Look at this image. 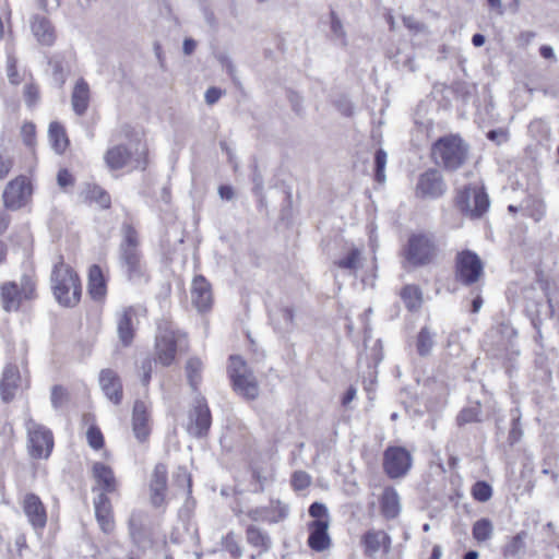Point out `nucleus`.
<instances>
[{"label":"nucleus","instance_id":"f257e3e1","mask_svg":"<svg viewBox=\"0 0 559 559\" xmlns=\"http://www.w3.org/2000/svg\"><path fill=\"white\" fill-rule=\"evenodd\" d=\"M140 240L136 230L131 225L122 226V240L119 246V265L133 284L147 283L146 264L139 249Z\"/></svg>","mask_w":559,"mask_h":559},{"label":"nucleus","instance_id":"f03ea898","mask_svg":"<svg viewBox=\"0 0 559 559\" xmlns=\"http://www.w3.org/2000/svg\"><path fill=\"white\" fill-rule=\"evenodd\" d=\"M50 282L53 296L59 305L74 307L80 302L82 294L80 278L62 259L53 265Z\"/></svg>","mask_w":559,"mask_h":559},{"label":"nucleus","instance_id":"7ed1b4c3","mask_svg":"<svg viewBox=\"0 0 559 559\" xmlns=\"http://www.w3.org/2000/svg\"><path fill=\"white\" fill-rule=\"evenodd\" d=\"M467 156L468 145L455 134L440 138L431 147V157L435 163L450 171L459 169L466 162Z\"/></svg>","mask_w":559,"mask_h":559},{"label":"nucleus","instance_id":"20e7f679","mask_svg":"<svg viewBox=\"0 0 559 559\" xmlns=\"http://www.w3.org/2000/svg\"><path fill=\"white\" fill-rule=\"evenodd\" d=\"M186 345V335L173 322L160 321L155 337L156 360L163 366H170L179 349Z\"/></svg>","mask_w":559,"mask_h":559},{"label":"nucleus","instance_id":"39448f33","mask_svg":"<svg viewBox=\"0 0 559 559\" xmlns=\"http://www.w3.org/2000/svg\"><path fill=\"white\" fill-rule=\"evenodd\" d=\"M229 377L234 390L247 400H255L259 396V384L246 361L240 356H231L228 367Z\"/></svg>","mask_w":559,"mask_h":559},{"label":"nucleus","instance_id":"423d86ee","mask_svg":"<svg viewBox=\"0 0 559 559\" xmlns=\"http://www.w3.org/2000/svg\"><path fill=\"white\" fill-rule=\"evenodd\" d=\"M24 427L27 433V450L33 459H47L53 448L51 431L26 415Z\"/></svg>","mask_w":559,"mask_h":559},{"label":"nucleus","instance_id":"0eeeda50","mask_svg":"<svg viewBox=\"0 0 559 559\" xmlns=\"http://www.w3.org/2000/svg\"><path fill=\"white\" fill-rule=\"evenodd\" d=\"M437 253L438 248L433 237L426 234L412 235L404 249V257L413 266H423L431 263Z\"/></svg>","mask_w":559,"mask_h":559},{"label":"nucleus","instance_id":"6e6552de","mask_svg":"<svg viewBox=\"0 0 559 559\" xmlns=\"http://www.w3.org/2000/svg\"><path fill=\"white\" fill-rule=\"evenodd\" d=\"M130 147L124 145H115L109 147L105 155L104 160L107 167L111 170H117L126 167L129 162L134 158L139 164L146 154V146L141 142L136 135L134 140H130Z\"/></svg>","mask_w":559,"mask_h":559},{"label":"nucleus","instance_id":"1a4fd4ad","mask_svg":"<svg viewBox=\"0 0 559 559\" xmlns=\"http://www.w3.org/2000/svg\"><path fill=\"white\" fill-rule=\"evenodd\" d=\"M35 284L33 280L24 275L20 283L7 282L1 286V305L4 311H17L22 300L33 298Z\"/></svg>","mask_w":559,"mask_h":559},{"label":"nucleus","instance_id":"9d476101","mask_svg":"<svg viewBox=\"0 0 559 559\" xmlns=\"http://www.w3.org/2000/svg\"><path fill=\"white\" fill-rule=\"evenodd\" d=\"M456 202L461 211L473 218L483 216L490 206L488 194L478 186L465 187L459 193Z\"/></svg>","mask_w":559,"mask_h":559},{"label":"nucleus","instance_id":"9b49d317","mask_svg":"<svg viewBox=\"0 0 559 559\" xmlns=\"http://www.w3.org/2000/svg\"><path fill=\"white\" fill-rule=\"evenodd\" d=\"M484 274V264L480 258L471 250L459 252L455 258V280L471 286L478 282Z\"/></svg>","mask_w":559,"mask_h":559},{"label":"nucleus","instance_id":"f8f14e48","mask_svg":"<svg viewBox=\"0 0 559 559\" xmlns=\"http://www.w3.org/2000/svg\"><path fill=\"white\" fill-rule=\"evenodd\" d=\"M32 194L31 180L26 176H17L7 183L2 193L3 204L8 210L17 211L29 203Z\"/></svg>","mask_w":559,"mask_h":559},{"label":"nucleus","instance_id":"ddd939ff","mask_svg":"<svg viewBox=\"0 0 559 559\" xmlns=\"http://www.w3.org/2000/svg\"><path fill=\"white\" fill-rule=\"evenodd\" d=\"M412 464V454L405 448L389 447L383 453V469L392 479L405 476Z\"/></svg>","mask_w":559,"mask_h":559},{"label":"nucleus","instance_id":"4468645a","mask_svg":"<svg viewBox=\"0 0 559 559\" xmlns=\"http://www.w3.org/2000/svg\"><path fill=\"white\" fill-rule=\"evenodd\" d=\"M188 418L187 431L189 435L201 438L207 433L212 424V416L204 397L197 396L194 399Z\"/></svg>","mask_w":559,"mask_h":559},{"label":"nucleus","instance_id":"2eb2a0df","mask_svg":"<svg viewBox=\"0 0 559 559\" xmlns=\"http://www.w3.org/2000/svg\"><path fill=\"white\" fill-rule=\"evenodd\" d=\"M445 190L442 175L436 169H429L418 177L415 194L421 199H437L443 195Z\"/></svg>","mask_w":559,"mask_h":559},{"label":"nucleus","instance_id":"dca6fc26","mask_svg":"<svg viewBox=\"0 0 559 559\" xmlns=\"http://www.w3.org/2000/svg\"><path fill=\"white\" fill-rule=\"evenodd\" d=\"M22 509L37 535H41L47 524V511L38 496L35 493H26L22 501Z\"/></svg>","mask_w":559,"mask_h":559},{"label":"nucleus","instance_id":"f3484780","mask_svg":"<svg viewBox=\"0 0 559 559\" xmlns=\"http://www.w3.org/2000/svg\"><path fill=\"white\" fill-rule=\"evenodd\" d=\"M364 547V555L368 558H374L383 549L388 554L391 549V537L381 530H368L360 540Z\"/></svg>","mask_w":559,"mask_h":559},{"label":"nucleus","instance_id":"a211bd4d","mask_svg":"<svg viewBox=\"0 0 559 559\" xmlns=\"http://www.w3.org/2000/svg\"><path fill=\"white\" fill-rule=\"evenodd\" d=\"M117 334L123 346L131 345L136 324V312L132 307L123 308L116 314Z\"/></svg>","mask_w":559,"mask_h":559},{"label":"nucleus","instance_id":"6ab92c4d","mask_svg":"<svg viewBox=\"0 0 559 559\" xmlns=\"http://www.w3.org/2000/svg\"><path fill=\"white\" fill-rule=\"evenodd\" d=\"M329 525L328 519L314 520L309 523L308 546L312 550L321 552L330 548L331 537L328 532Z\"/></svg>","mask_w":559,"mask_h":559},{"label":"nucleus","instance_id":"aec40b11","mask_svg":"<svg viewBox=\"0 0 559 559\" xmlns=\"http://www.w3.org/2000/svg\"><path fill=\"white\" fill-rule=\"evenodd\" d=\"M23 388V379L16 366L8 365L3 369L0 381V394L4 402H10L19 389Z\"/></svg>","mask_w":559,"mask_h":559},{"label":"nucleus","instance_id":"412c9836","mask_svg":"<svg viewBox=\"0 0 559 559\" xmlns=\"http://www.w3.org/2000/svg\"><path fill=\"white\" fill-rule=\"evenodd\" d=\"M94 510L100 530L106 534H110L115 528V521L110 500L105 492H98L94 499Z\"/></svg>","mask_w":559,"mask_h":559},{"label":"nucleus","instance_id":"4be33fe9","mask_svg":"<svg viewBox=\"0 0 559 559\" xmlns=\"http://www.w3.org/2000/svg\"><path fill=\"white\" fill-rule=\"evenodd\" d=\"M99 385L108 400L119 404L122 400V384L117 372L112 369H103L99 373Z\"/></svg>","mask_w":559,"mask_h":559},{"label":"nucleus","instance_id":"5701e85b","mask_svg":"<svg viewBox=\"0 0 559 559\" xmlns=\"http://www.w3.org/2000/svg\"><path fill=\"white\" fill-rule=\"evenodd\" d=\"M191 300L199 311H205L212 306V290L209 282L201 275L195 276L191 286Z\"/></svg>","mask_w":559,"mask_h":559},{"label":"nucleus","instance_id":"b1692460","mask_svg":"<svg viewBox=\"0 0 559 559\" xmlns=\"http://www.w3.org/2000/svg\"><path fill=\"white\" fill-rule=\"evenodd\" d=\"M167 490V468L164 464H157L150 481L151 501L155 507L164 503Z\"/></svg>","mask_w":559,"mask_h":559},{"label":"nucleus","instance_id":"393cba45","mask_svg":"<svg viewBox=\"0 0 559 559\" xmlns=\"http://www.w3.org/2000/svg\"><path fill=\"white\" fill-rule=\"evenodd\" d=\"M133 432L139 441H145L150 435V415L143 401H135L132 414Z\"/></svg>","mask_w":559,"mask_h":559},{"label":"nucleus","instance_id":"a878e982","mask_svg":"<svg viewBox=\"0 0 559 559\" xmlns=\"http://www.w3.org/2000/svg\"><path fill=\"white\" fill-rule=\"evenodd\" d=\"M31 28L37 41L45 46H51L56 40V32L49 19L36 14L31 20Z\"/></svg>","mask_w":559,"mask_h":559},{"label":"nucleus","instance_id":"bb28decb","mask_svg":"<svg viewBox=\"0 0 559 559\" xmlns=\"http://www.w3.org/2000/svg\"><path fill=\"white\" fill-rule=\"evenodd\" d=\"M362 248L356 247L350 243L346 247V252L343 257L337 259L334 264L342 269L349 271L350 274L356 275L358 270L362 266L364 255Z\"/></svg>","mask_w":559,"mask_h":559},{"label":"nucleus","instance_id":"cd10ccee","mask_svg":"<svg viewBox=\"0 0 559 559\" xmlns=\"http://www.w3.org/2000/svg\"><path fill=\"white\" fill-rule=\"evenodd\" d=\"M92 471L93 477L98 485V488H93V491L102 490L100 492H114L116 490L117 481L109 466L96 462L93 464Z\"/></svg>","mask_w":559,"mask_h":559},{"label":"nucleus","instance_id":"c85d7f7f","mask_svg":"<svg viewBox=\"0 0 559 559\" xmlns=\"http://www.w3.org/2000/svg\"><path fill=\"white\" fill-rule=\"evenodd\" d=\"M87 288L90 296L94 300H102L106 296V280L102 269L96 264L90 267Z\"/></svg>","mask_w":559,"mask_h":559},{"label":"nucleus","instance_id":"c756f323","mask_svg":"<svg viewBox=\"0 0 559 559\" xmlns=\"http://www.w3.org/2000/svg\"><path fill=\"white\" fill-rule=\"evenodd\" d=\"M380 504L382 514L386 519H395L401 512L400 496L393 487L384 488Z\"/></svg>","mask_w":559,"mask_h":559},{"label":"nucleus","instance_id":"7c9ffc66","mask_svg":"<svg viewBox=\"0 0 559 559\" xmlns=\"http://www.w3.org/2000/svg\"><path fill=\"white\" fill-rule=\"evenodd\" d=\"M295 313L294 309L290 307H282L278 310H276L272 317L271 320L275 326V329L283 334H288L294 331L295 329Z\"/></svg>","mask_w":559,"mask_h":559},{"label":"nucleus","instance_id":"2f4dec72","mask_svg":"<svg viewBox=\"0 0 559 559\" xmlns=\"http://www.w3.org/2000/svg\"><path fill=\"white\" fill-rule=\"evenodd\" d=\"M84 200L88 203H95L102 209H109L111 204L110 195L106 190L97 185H87L82 192Z\"/></svg>","mask_w":559,"mask_h":559},{"label":"nucleus","instance_id":"473e14b6","mask_svg":"<svg viewBox=\"0 0 559 559\" xmlns=\"http://www.w3.org/2000/svg\"><path fill=\"white\" fill-rule=\"evenodd\" d=\"M48 138L53 151L63 153L69 144L64 128L58 122H51L48 129Z\"/></svg>","mask_w":559,"mask_h":559},{"label":"nucleus","instance_id":"72a5a7b5","mask_svg":"<svg viewBox=\"0 0 559 559\" xmlns=\"http://www.w3.org/2000/svg\"><path fill=\"white\" fill-rule=\"evenodd\" d=\"M247 540L251 546L258 548L259 555L266 552L271 547L269 535L252 525L247 528Z\"/></svg>","mask_w":559,"mask_h":559},{"label":"nucleus","instance_id":"f704fd0d","mask_svg":"<svg viewBox=\"0 0 559 559\" xmlns=\"http://www.w3.org/2000/svg\"><path fill=\"white\" fill-rule=\"evenodd\" d=\"M401 298L409 310H417L423 302V293L416 285H406L401 292Z\"/></svg>","mask_w":559,"mask_h":559},{"label":"nucleus","instance_id":"c9c22d12","mask_svg":"<svg viewBox=\"0 0 559 559\" xmlns=\"http://www.w3.org/2000/svg\"><path fill=\"white\" fill-rule=\"evenodd\" d=\"M472 533L478 543L487 542L493 534L492 523L488 519H480L474 523Z\"/></svg>","mask_w":559,"mask_h":559},{"label":"nucleus","instance_id":"e433bc0d","mask_svg":"<svg viewBox=\"0 0 559 559\" xmlns=\"http://www.w3.org/2000/svg\"><path fill=\"white\" fill-rule=\"evenodd\" d=\"M526 533L520 532L513 536L503 547V556L511 558L520 555L525 548Z\"/></svg>","mask_w":559,"mask_h":559},{"label":"nucleus","instance_id":"4c0bfd02","mask_svg":"<svg viewBox=\"0 0 559 559\" xmlns=\"http://www.w3.org/2000/svg\"><path fill=\"white\" fill-rule=\"evenodd\" d=\"M49 66L52 70V79L56 84L62 86L66 82L68 74V67L64 64L63 59L60 56H53L49 60Z\"/></svg>","mask_w":559,"mask_h":559},{"label":"nucleus","instance_id":"58836bf2","mask_svg":"<svg viewBox=\"0 0 559 559\" xmlns=\"http://www.w3.org/2000/svg\"><path fill=\"white\" fill-rule=\"evenodd\" d=\"M90 86L84 79H79L72 91V105H87L90 102Z\"/></svg>","mask_w":559,"mask_h":559},{"label":"nucleus","instance_id":"ea45409f","mask_svg":"<svg viewBox=\"0 0 559 559\" xmlns=\"http://www.w3.org/2000/svg\"><path fill=\"white\" fill-rule=\"evenodd\" d=\"M433 334L428 328H423L417 336V352L420 356H427L430 354L433 345Z\"/></svg>","mask_w":559,"mask_h":559},{"label":"nucleus","instance_id":"a19ab883","mask_svg":"<svg viewBox=\"0 0 559 559\" xmlns=\"http://www.w3.org/2000/svg\"><path fill=\"white\" fill-rule=\"evenodd\" d=\"M202 361L199 358H190L186 365L187 378L193 390L197 389L201 380Z\"/></svg>","mask_w":559,"mask_h":559},{"label":"nucleus","instance_id":"79ce46f5","mask_svg":"<svg viewBox=\"0 0 559 559\" xmlns=\"http://www.w3.org/2000/svg\"><path fill=\"white\" fill-rule=\"evenodd\" d=\"M388 163V154L383 148H378L374 153V179L379 183L386 180L385 166Z\"/></svg>","mask_w":559,"mask_h":559},{"label":"nucleus","instance_id":"37998d69","mask_svg":"<svg viewBox=\"0 0 559 559\" xmlns=\"http://www.w3.org/2000/svg\"><path fill=\"white\" fill-rule=\"evenodd\" d=\"M473 497L479 502L488 501L492 496V489L486 481H477L472 489Z\"/></svg>","mask_w":559,"mask_h":559},{"label":"nucleus","instance_id":"c03bdc74","mask_svg":"<svg viewBox=\"0 0 559 559\" xmlns=\"http://www.w3.org/2000/svg\"><path fill=\"white\" fill-rule=\"evenodd\" d=\"M331 32L334 37L341 39L343 45H346V32L343 27L342 21L335 11L330 12Z\"/></svg>","mask_w":559,"mask_h":559},{"label":"nucleus","instance_id":"a18cd8bd","mask_svg":"<svg viewBox=\"0 0 559 559\" xmlns=\"http://www.w3.org/2000/svg\"><path fill=\"white\" fill-rule=\"evenodd\" d=\"M87 442L91 448L98 450L104 444V438L100 430L94 426L90 427L86 432Z\"/></svg>","mask_w":559,"mask_h":559},{"label":"nucleus","instance_id":"49530a36","mask_svg":"<svg viewBox=\"0 0 559 559\" xmlns=\"http://www.w3.org/2000/svg\"><path fill=\"white\" fill-rule=\"evenodd\" d=\"M7 75L12 84L21 82L22 78L16 69V58L13 55H9L7 58Z\"/></svg>","mask_w":559,"mask_h":559},{"label":"nucleus","instance_id":"de8ad7c7","mask_svg":"<svg viewBox=\"0 0 559 559\" xmlns=\"http://www.w3.org/2000/svg\"><path fill=\"white\" fill-rule=\"evenodd\" d=\"M13 167V157L7 151L0 152V179H4Z\"/></svg>","mask_w":559,"mask_h":559},{"label":"nucleus","instance_id":"09e8293b","mask_svg":"<svg viewBox=\"0 0 559 559\" xmlns=\"http://www.w3.org/2000/svg\"><path fill=\"white\" fill-rule=\"evenodd\" d=\"M50 400L55 408L61 407L67 401V391L60 385H55L51 390Z\"/></svg>","mask_w":559,"mask_h":559},{"label":"nucleus","instance_id":"8fccbe9b","mask_svg":"<svg viewBox=\"0 0 559 559\" xmlns=\"http://www.w3.org/2000/svg\"><path fill=\"white\" fill-rule=\"evenodd\" d=\"M24 100L33 104L39 100V88L34 83H26L23 88Z\"/></svg>","mask_w":559,"mask_h":559},{"label":"nucleus","instance_id":"3c124183","mask_svg":"<svg viewBox=\"0 0 559 559\" xmlns=\"http://www.w3.org/2000/svg\"><path fill=\"white\" fill-rule=\"evenodd\" d=\"M292 484L295 489L302 490L310 485V476L305 472H295L293 475Z\"/></svg>","mask_w":559,"mask_h":559},{"label":"nucleus","instance_id":"603ef678","mask_svg":"<svg viewBox=\"0 0 559 559\" xmlns=\"http://www.w3.org/2000/svg\"><path fill=\"white\" fill-rule=\"evenodd\" d=\"M478 408H465L457 416L459 425H464L478 420Z\"/></svg>","mask_w":559,"mask_h":559},{"label":"nucleus","instance_id":"864d4df0","mask_svg":"<svg viewBox=\"0 0 559 559\" xmlns=\"http://www.w3.org/2000/svg\"><path fill=\"white\" fill-rule=\"evenodd\" d=\"M23 142L32 147L35 143V126L33 123H24L21 128Z\"/></svg>","mask_w":559,"mask_h":559},{"label":"nucleus","instance_id":"5fc2aeb1","mask_svg":"<svg viewBox=\"0 0 559 559\" xmlns=\"http://www.w3.org/2000/svg\"><path fill=\"white\" fill-rule=\"evenodd\" d=\"M57 181L61 188H67L73 186L74 178L67 169H61L57 175Z\"/></svg>","mask_w":559,"mask_h":559},{"label":"nucleus","instance_id":"6e6d98bb","mask_svg":"<svg viewBox=\"0 0 559 559\" xmlns=\"http://www.w3.org/2000/svg\"><path fill=\"white\" fill-rule=\"evenodd\" d=\"M309 514L316 520H322V516L328 515V509L320 502H313L309 508Z\"/></svg>","mask_w":559,"mask_h":559},{"label":"nucleus","instance_id":"4d7b16f0","mask_svg":"<svg viewBox=\"0 0 559 559\" xmlns=\"http://www.w3.org/2000/svg\"><path fill=\"white\" fill-rule=\"evenodd\" d=\"M487 138L497 144H501L507 142L508 140V133L504 129H497V130H490L487 133Z\"/></svg>","mask_w":559,"mask_h":559},{"label":"nucleus","instance_id":"13d9d810","mask_svg":"<svg viewBox=\"0 0 559 559\" xmlns=\"http://www.w3.org/2000/svg\"><path fill=\"white\" fill-rule=\"evenodd\" d=\"M38 7L46 11H55L60 7V0H37Z\"/></svg>","mask_w":559,"mask_h":559},{"label":"nucleus","instance_id":"bf43d9fd","mask_svg":"<svg viewBox=\"0 0 559 559\" xmlns=\"http://www.w3.org/2000/svg\"><path fill=\"white\" fill-rule=\"evenodd\" d=\"M222 91L217 87H210L205 93V100L207 104L212 105L218 102L221 98Z\"/></svg>","mask_w":559,"mask_h":559},{"label":"nucleus","instance_id":"052dcab7","mask_svg":"<svg viewBox=\"0 0 559 559\" xmlns=\"http://www.w3.org/2000/svg\"><path fill=\"white\" fill-rule=\"evenodd\" d=\"M403 24L405 27L412 31L419 32L423 29V24H420L415 17L413 16H404L403 17Z\"/></svg>","mask_w":559,"mask_h":559},{"label":"nucleus","instance_id":"680f3d73","mask_svg":"<svg viewBox=\"0 0 559 559\" xmlns=\"http://www.w3.org/2000/svg\"><path fill=\"white\" fill-rule=\"evenodd\" d=\"M218 194L223 200L230 201L234 198V189L230 186L223 185L218 188Z\"/></svg>","mask_w":559,"mask_h":559},{"label":"nucleus","instance_id":"e2e57ef3","mask_svg":"<svg viewBox=\"0 0 559 559\" xmlns=\"http://www.w3.org/2000/svg\"><path fill=\"white\" fill-rule=\"evenodd\" d=\"M195 47H197V41L194 39L186 38L183 40L182 50H183L185 55H187V56L192 55L193 51L195 50Z\"/></svg>","mask_w":559,"mask_h":559},{"label":"nucleus","instance_id":"0e129e2a","mask_svg":"<svg viewBox=\"0 0 559 559\" xmlns=\"http://www.w3.org/2000/svg\"><path fill=\"white\" fill-rule=\"evenodd\" d=\"M142 369H143V378H142V382L144 385H146L151 379V371H152V364L150 360H145L143 364H142Z\"/></svg>","mask_w":559,"mask_h":559},{"label":"nucleus","instance_id":"69168bd1","mask_svg":"<svg viewBox=\"0 0 559 559\" xmlns=\"http://www.w3.org/2000/svg\"><path fill=\"white\" fill-rule=\"evenodd\" d=\"M519 418L513 417V427L510 431V440L512 442H516L520 439L521 430L519 429Z\"/></svg>","mask_w":559,"mask_h":559},{"label":"nucleus","instance_id":"338daca9","mask_svg":"<svg viewBox=\"0 0 559 559\" xmlns=\"http://www.w3.org/2000/svg\"><path fill=\"white\" fill-rule=\"evenodd\" d=\"M9 224L10 216L4 211H0V235L8 229Z\"/></svg>","mask_w":559,"mask_h":559},{"label":"nucleus","instance_id":"774afa93","mask_svg":"<svg viewBox=\"0 0 559 559\" xmlns=\"http://www.w3.org/2000/svg\"><path fill=\"white\" fill-rule=\"evenodd\" d=\"M539 53L545 59H555V52L554 49L548 45H543L539 48Z\"/></svg>","mask_w":559,"mask_h":559}]
</instances>
